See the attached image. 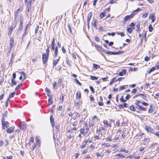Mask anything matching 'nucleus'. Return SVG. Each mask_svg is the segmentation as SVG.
<instances>
[{
  "label": "nucleus",
  "mask_w": 159,
  "mask_h": 159,
  "mask_svg": "<svg viewBox=\"0 0 159 159\" xmlns=\"http://www.w3.org/2000/svg\"><path fill=\"white\" fill-rule=\"evenodd\" d=\"M23 27V24H20L19 29L17 32V33H19V32H20L22 30Z\"/></svg>",
  "instance_id": "f3484780"
},
{
  "label": "nucleus",
  "mask_w": 159,
  "mask_h": 159,
  "mask_svg": "<svg viewBox=\"0 0 159 159\" xmlns=\"http://www.w3.org/2000/svg\"><path fill=\"white\" fill-rule=\"evenodd\" d=\"M100 68V66L99 65H97L95 64H93V69L94 70H96L98 68Z\"/></svg>",
  "instance_id": "dca6fc26"
},
{
  "label": "nucleus",
  "mask_w": 159,
  "mask_h": 159,
  "mask_svg": "<svg viewBox=\"0 0 159 159\" xmlns=\"http://www.w3.org/2000/svg\"><path fill=\"white\" fill-rule=\"evenodd\" d=\"M155 70H157L156 66H155L154 67H153L151 68L150 70L148 71V74H150L151 72L154 71Z\"/></svg>",
  "instance_id": "2eb2a0df"
},
{
  "label": "nucleus",
  "mask_w": 159,
  "mask_h": 159,
  "mask_svg": "<svg viewBox=\"0 0 159 159\" xmlns=\"http://www.w3.org/2000/svg\"><path fill=\"white\" fill-rule=\"evenodd\" d=\"M15 94V93H12L9 96V97L8 98H9V99L10 98L13 97H14V95Z\"/></svg>",
  "instance_id": "49530a36"
},
{
  "label": "nucleus",
  "mask_w": 159,
  "mask_h": 159,
  "mask_svg": "<svg viewBox=\"0 0 159 159\" xmlns=\"http://www.w3.org/2000/svg\"><path fill=\"white\" fill-rule=\"evenodd\" d=\"M15 25L13 26V25L11 26L10 27V30H11L12 31L13 30V29L15 28Z\"/></svg>",
  "instance_id": "052dcab7"
},
{
  "label": "nucleus",
  "mask_w": 159,
  "mask_h": 159,
  "mask_svg": "<svg viewBox=\"0 0 159 159\" xmlns=\"http://www.w3.org/2000/svg\"><path fill=\"white\" fill-rule=\"evenodd\" d=\"M93 26L94 27H96L97 26V24H96V20H95L94 21L93 23L92 24Z\"/></svg>",
  "instance_id": "58836bf2"
},
{
  "label": "nucleus",
  "mask_w": 159,
  "mask_h": 159,
  "mask_svg": "<svg viewBox=\"0 0 159 159\" xmlns=\"http://www.w3.org/2000/svg\"><path fill=\"white\" fill-rule=\"evenodd\" d=\"M10 48H11L12 47L14 46V39L12 38L11 37L10 39Z\"/></svg>",
  "instance_id": "9d476101"
},
{
  "label": "nucleus",
  "mask_w": 159,
  "mask_h": 159,
  "mask_svg": "<svg viewBox=\"0 0 159 159\" xmlns=\"http://www.w3.org/2000/svg\"><path fill=\"white\" fill-rule=\"evenodd\" d=\"M149 31L150 32H151L153 30V28L152 27V25H150L149 26Z\"/></svg>",
  "instance_id": "72a5a7b5"
},
{
  "label": "nucleus",
  "mask_w": 159,
  "mask_h": 159,
  "mask_svg": "<svg viewBox=\"0 0 159 159\" xmlns=\"http://www.w3.org/2000/svg\"><path fill=\"white\" fill-rule=\"evenodd\" d=\"M127 31L129 33H131L132 32V29L131 28L129 27L127 29Z\"/></svg>",
  "instance_id": "e433bc0d"
},
{
  "label": "nucleus",
  "mask_w": 159,
  "mask_h": 159,
  "mask_svg": "<svg viewBox=\"0 0 159 159\" xmlns=\"http://www.w3.org/2000/svg\"><path fill=\"white\" fill-rule=\"evenodd\" d=\"M22 10V9L21 8H20L18 9L16 11H15L16 12L18 13L20 11H21Z\"/></svg>",
  "instance_id": "0e129e2a"
},
{
  "label": "nucleus",
  "mask_w": 159,
  "mask_h": 159,
  "mask_svg": "<svg viewBox=\"0 0 159 159\" xmlns=\"http://www.w3.org/2000/svg\"><path fill=\"white\" fill-rule=\"evenodd\" d=\"M23 18L20 16V24H23Z\"/></svg>",
  "instance_id": "5fc2aeb1"
},
{
  "label": "nucleus",
  "mask_w": 159,
  "mask_h": 159,
  "mask_svg": "<svg viewBox=\"0 0 159 159\" xmlns=\"http://www.w3.org/2000/svg\"><path fill=\"white\" fill-rule=\"evenodd\" d=\"M11 83L10 84V85L11 86H12L13 85H15L16 84L17 82L14 81V79H11Z\"/></svg>",
  "instance_id": "412c9836"
},
{
  "label": "nucleus",
  "mask_w": 159,
  "mask_h": 159,
  "mask_svg": "<svg viewBox=\"0 0 159 159\" xmlns=\"http://www.w3.org/2000/svg\"><path fill=\"white\" fill-rule=\"evenodd\" d=\"M9 144V143L8 141L7 140H5V145L7 146Z\"/></svg>",
  "instance_id": "13d9d810"
},
{
  "label": "nucleus",
  "mask_w": 159,
  "mask_h": 159,
  "mask_svg": "<svg viewBox=\"0 0 159 159\" xmlns=\"http://www.w3.org/2000/svg\"><path fill=\"white\" fill-rule=\"evenodd\" d=\"M6 130V131L8 133H11L13 132L15 129V127L14 126H12L9 128H7Z\"/></svg>",
  "instance_id": "423d86ee"
},
{
  "label": "nucleus",
  "mask_w": 159,
  "mask_h": 159,
  "mask_svg": "<svg viewBox=\"0 0 159 159\" xmlns=\"http://www.w3.org/2000/svg\"><path fill=\"white\" fill-rule=\"evenodd\" d=\"M137 91V89H134L132 90V91L131 93H136Z\"/></svg>",
  "instance_id": "bf43d9fd"
},
{
  "label": "nucleus",
  "mask_w": 159,
  "mask_h": 159,
  "mask_svg": "<svg viewBox=\"0 0 159 159\" xmlns=\"http://www.w3.org/2000/svg\"><path fill=\"white\" fill-rule=\"evenodd\" d=\"M48 55L44 53L42 54V60L43 64H45L48 61Z\"/></svg>",
  "instance_id": "f03ea898"
},
{
  "label": "nucleus",
  "mask_w": 159,
  "mask_h": 159,
  "mask_svg": "<svg viewBox=\"0 0 159 159\" xmlns=\"http://www.w3.org/2000/svg\"><path fill=\"white\" fill-rule=\"evenodd\" d=\"M75 80L76 82V83L77 84H78L79 85H81V84L80 82H79V81H78V80L77 79H75Z\"/></svg>",
  "instance_id": "79ce46f5"
},
{
  "label": "nucleus",
  "mask_w": 159,
  "mask_h": 159,
  "mask_svg": "<svg viewBox=\"0 0 159 159\" xmlns=\"http://www.w3.org/2000/svg\"><path fill=\"white\" fill-rule=\"evenodd\" d=\"M60 57H59V58L57 59V60H54L53 62V67H54L56 65V64L58 63V61L59 60Z\"/></svg>",
  "instance_id": "6ab92c4d"
},
{
  "label": "nucleus",
  "mask_w": 159,
  "mask_h": 159,
  "mask_svg": "<svg viewBox=\"0 0 159 159\" xmlns=\"http://www.w3.org/2000/svg\"><path fill=\"white\" fill-rule=\"evenodd\" d=\"M19 73L21 75H22L24 77V80H25V73L24 72H19Z\"/></svg>",
  "instance_id": "a19ab883"
},
{
  "label": "nucleus",
  "mask_w": 159,
  "mask_h": 159,
  "mask_svg": "<svg viewBox=\"0 0 159 159\" xmlns=\"http://www.w3.org/2000/svg\"><path fill=\"white\" fill-rule=\"evenodd\" d=\"M135 15V13H134V12H132L131 13L130 15H127L125 16L124 18V20L123 22L124 24L126 21L129 20L130 19L132 18Z\"/></svg>",
  "instance_id": "f257e3e1"
},
{
  "label": "nucleus",
  "mask_w": 159,
  "mask_h": 159,
  "mask_svg": "<svg viewBox=\"0 0 159 159\" xmlns=\"http://www.w3.org/2000/svg\"><path fill=\"white\" fill-rule=\"evenodd\" d=\"M61 97L60 99V102H61V103H62L64 101V94H62L61 95Z\"/></svg>",
  "instance_id": "cd10ccee"
},
{
  "label": "nucleus",
  "mask_w": 159,
  "mask_h": 159,
  "mask_svg": "<svg viewBox=\"0 0 159 159\" xmlns=\"http://www.w3.org/2000/svg\"><path fill=\"white\" fill-rule=\"evenodd\" d=\"M90 79L93 80H97L98 79V78L93 76H90Z\"/></svg>",
  "instance_id": "c756f323"
},
{
  "label": "nucleus",
  "mask_w": 159,
  "mask_h": 159,
  "mask_svg": "<svg viewBox=\"0 0 159 159\" xmlns=\"http://www.w3.org/2000/svg\"><path fill=\"white\" fill-rule=\"evenodd\" d=\"M108 78V77L107 76H106V77L102 78V80L103 81H105Z\"/></svg>",
  "instance_id": "e2e57ef3"
},
{
  "label": "nucleus",
  "mask_w": 159,
  "mask_h": 159,
  "mask_svg": "<svg viewBox=\"0 0 159 159\" xmlns=\"http://www.w3.org/2000/svg\"><path fill=\"white\" fill-rule=\"evenodd\" d=\"M95 40L96 41L98 42L99 41V38L97 36H95Z\"/></svg>",
  "instance_id": "864d4df0"
},
{
  "label": "nucleus",
  "mask_w": 159,
  "mask_h": 159,
  "mask_svg": "<svg viewBox=\"0 0 159 159\" xmlns=\"http://www.w3.org/2000/svg\"><path fill=\"white\" fill-rule=\"evenodd\" d=\"M58 54V48L57 46H56L54 49V57H56Z\"/></svg>",
  "instance_id": "a211bd4d"
},
{
  "label": "nucleus",
  "mask_w": 159,
  "mask_h": 159,
  "mask_svg": "<svg viewBox=\"0 0 159 159\" xmlns=\"http://www.w3.org/2000/svg\"><path fill=\"white\" fill-rule=\"evenodd\" d=\"M124 52V51H119L117 52H114V55H117L119 54H122Z\"/></svg>",
  "instance_id": "a878e982"
},
{
  "label": "nucleus",
  "mask_w": 159,
  "mask_h": 159,
  "mask_svg": "<svg viewBox=\"0 0 159 159\" xmlns=\"http://www.w3.org/2000/svg\"><path fill=\"white\" fill-rule=\"evenodd\" d=\"M155 15L153 13L150 14L149 16V18L152 19V22H153L155 20V19H154Z\"/></svg>",
  "instance_id": "f8f14e48"
},
{
  "label": "nucleus",
  "mask_w": 159,
  "mask_h": 159,
  "mask_svg": "<svg viewBox=\"0 0 159 159\" xmlns=\"http://www.w3.org/2000/svg\"><path fill=\"white\" fill-rule=\"evenodd\" d=\"M13 156L12 155H10L9 156H7V159H12Z\"/></svg>",
  "instance_id": "774afa93"
},
{
  "label": "nucleus",
  "mask_w": 159,
  "mask_h": 159,
  "mask_svg": "<svg viewBox=\"0 0 159 159\" xmlns=\"http://www.w3.org/2000/svg\"><path fill=\"white\" fill-rule=\"evenodd\" d=\"M20 128L22 130H24L26 128V123L25 122H21L20 124Z\"/></svg>",
  "instance_id": "7ed1b4c3"
},
{
  "label": "nucleus",
  "mask_w": 159,
  "mask_h": 159,
  "mask_svg": "<svg viewBox=\"0 0 159 159\" xmlns=\"http://www.w3.org/2000/svg\"><path fill=\"white\" fill-rule=\"evenodd\" d=\"M106 13H104V12L101 13L100 15V17L101 19L102 18L104 17L105 16V14Z\"/></svg>",
  "instance_id": "c85d7f7f"
},
{
  "label": "nucleus",
  "mask_w": 159,
  "mask_h": 159,
  "mask_svg": "<svg viewBox=\"0 0 159 159\" xmlns=\"http://www.w3.org/2000/svg\"><path fill=\"white\" fill-rule=\"evenodd\" d=\"M141 10V9H140L139 8H137V9L136 10L132 12H134V13H135V12H137L138 11H140V10Z\"/></svg>",
  "instance_id": "8fccbe9b"
},
{
  "label": "nucleus",
  "mask_w": 159,
  "mask_h": 159,
  "mask_svg": "<svg viewBox=\"0 0 159 159\" xmlns=\"http://www.w3.org/2000/svg\"><path fill=\"white\" fill-rule=\"evenodd\" d=\"M137 108L139 109H140L141 110L143 111H146V108L140 105L139 106V107H137Z\"/></svg>",
  "instance_id": "b1692460"
},
{
  "label": "nucleus",
  "mask_w": 159,
  "mask_h": 159,
  "mask_svg": "<svg viewBox=\"0 0 159 159\" xmlns=\"http://www.w3.org/2000/svg\"><path fill=\"white\" fill-rule=\"evenodd\" d=\"M126 70L125 69H122L121 71L119 72L118 74L119 75L122 76L123 75H125L126 74Z\"/></svg>",
  "instance_id": "9b49d317"
},
{
  "label": "nucleus",
  "mask_w": 159,
  "mask_h": 159,
  "mask_svg": "<svg viewBox=\"0 0 159 159\" xmlns=\"http://www.w3.org/2000/svg\"><path fill=\"white\" fill-rule=\"evenodd\" d=\"M55 45V38H53V39L51 43V46H54Z\"/></svg>",
  "instance_id": "c03bdc74"
},
{
  "label": "nucleus",
  "mask_w": 159,
  "mask_h": 159,
  "mask_svg": "<svg viewBox=\"0 0 159 159\" xmlns=\"http://www.w3.org/2000/svg\"><path fill=\"white\" fill-rule=\"evenodd\" d=\"M135 101L136 102L135 103V104L137 106L136 108H137V107H139V106H140V104L141 102L139 100H136Z\"/></svg>",
  "instance_id": "4be33fe9"
},
{
  "label": "nucleus",
  "mask_w": 159,
  "mask_h": 159,
  "mask_svg": "<svg viewBox=\"0 0 159 159\" xmlns=\"http://www.w3.org/2000/svg\"><path fill=\"white\" fill-rule=\"evenodd\" d=\"M138 95L142 99L145 101L147 100V98L145 94H139Z\"/></svg>",
  "instance_id": "6e6552de"
},
{
  "label": "nucleus",
  "mask_w": 159,
  "mask_h": 159,
  "mask_svg": "<svg viewBox=\"0 0 159 159\" xmlns=\"http://www.w3.org/2000/svg\"><path fill=\"white\" fill-rule=\"evenodd\" d=\"M9 123L8 121H6L2 123V128L3 129H5V127L7 129L9 127Z\"/></svg>",
  "instance_id": "20e7f679"
},
{
  "label": "nucleus",
  "mask_w": 159,
  "mask_h": 159,
  "mask_svg": "<svg viewBox=\"0 0 159 159\" xmlns=\"http://www.w3.org/2000/svg\"><path fill=\"white\" fill-rule=\"evenodd\" d=\"M111 81H112L113 82H116V81H117V80H116V77H114V78H113L112 79Z\"/></svg>",
  "instance_id": "338daca9"
},
{
  "label": "nucleus",
  "mask_w": 159,
  "mask_h": 159,
  "mask_svg": "<svg viewBox=\"0 0 159 159\" xmlns=\"http://www.w3.org/2000/svg\"><path fill=\"white\" fill-rule=\"evenodd\" d=\"M46 53L45 54L49 55V47H48L47 48L46 50Z\"/></svg>",
  "instance_id": "a18cd8bd"
},
{
  "label": "nucleus",
  "mask_w": 159,
  "mask_h": 159,
  "mask_svg": "<svg viewBox=\"0 0 159 159\" xmlns=\"http://www.w3.org/2000/svg\"><path fill=\"white\" fill-rule=\"evenodd\" d=\"M104 123L105 125H106L107 126L111 127V125L110 123H108L107 121L106 120L104 121Z\"/></svg>",
  "instance_id": "bb28decb"
},
{
  "label": "nucleus",
  "mask_w": 159,
  "mask_h": 159,
  "mask_svg": "<svg viewBox=\"0 0 159 159\" xmlns=\"http://www.w3.org/2000/svg\"><path fill=\"white\" fill-rule=\"evenodd\" d=\"M106 141H112L111 137V136L107 137L106 138Z\"/></svg>",
  "instance_id": "2f4dec72"
},
{
  "label": "nucleus",
  "mask_w": 159,
  "mask_h": 159,
  "mask_svg": "<svg viewBox=\"0 0 159 159\" xmlns=\"http://www.w3.org/2000/svg\"><path fill=\"white\" fill-rule=\"evenodd\" d=\"M5 116H4V115H3V116H2V123H3V122L5 121Z\"/></svg>",
  "instance_id": "09e8293b"
},
{
  "label": "nucleus",
  "mask_w": 159,
  "mask_h": 159,
  "mask_svg": "<svg viewBox=\"0 0 159 159\" xmlns=\"http://www.w3.org/2000/svg\"><path fill=\"white\" fill-rule=\"evenodd\" d=\"M55 127L57 132H59V125H56L55 126Z\"/></svg>",
  "instance_id": "c9c22d12"
},
{
  "label": "nucleus",
  "mask_w": 159,
  "mask_h": 159,
  "mask_svg": "<svg viewBox=\"0 0 159 159\" xmlns=\"http://www.w3.org/2000/svg\"><path fill=\"white\" fill-rule=\"evenodd\" d=\"M92 15V13L91 12L88 15L87 19V23H89L90 20Z\"/></svg>",
  "instance_id": "1a4fd4ad"
},
{
  "label": "nucleus",
  "mask_w": 159,
  "mask_h": 159,
  "mask_svg": "<svg viewBox=\"0 0 159 159\" xmlns=\"http://www.w3.org/2000/svg\"><path fill=\"white\" fill-rule=\"evenodd\" d=\"M81 97V92L80 91H78L77 92L76 94V98L77 99H80Z\"/></svg>",
  "instance_id": "ddd939ff"
},
{
  "label": "nucleus",
  "mask_w": 159,
  "mask_h": 159,
  "mask_svg": "<svg viewBox=\"0 0 159 159\" xmlns=\"http://www.w3.org/2000/svg\"><path fill=\"white\" fill-rule=\"evenodd\" d=\"M53 138L54 140H57L58 139L57 135L55 134L54 133H53Z\"/></svg>",
  "instance_id": "473e14b6"
},
{
  "label": "nucleus",
  "mask_w": 159,
  "mask_h": 159,
  "mask_svg": "<svg viewBox=\"0 0 159 159\" xmlns=\"http://www.w3.org/2000/svg\"><path fill=\"white\" fill-rule=\"evenodd\" d=\"M120 100L121 101L123 102H126V100L124 99L123 97V96H122V98H120Z\"/></svg>",
  "instance_id": "680f3d73"
},
{
  "label": "nucleus",
  "mask_w": 159,
  "mask_h": 159,
  "mask_svg": "<svg viewBox=\"0 0 159 159\" xmlns=\"http://www.w3.org/2000/svg\"><path fill=\"white\" fill-rule=\"evenodd\" d=\"M152 105H151L150 107V108L148 110V113H151L153 111V109H152Z\"/></svg>",
  "instance_id": "393cba45"
},
{
  "label": "nucleus",
  "mask_w": 159,
  "mask_h": 159,
  "mask_svg": "<svg viewBox=\"0 0 159 159\" xmlns=\"http://www.w3.org/2000/svg\"><path fill=\"white\" fill-rule=\"evenodd\" d=\"M130 97V96L129 94H127V96L125 97V98L126 100H128Z\"/></svg>",
  "instance_id": "4d7b16f0"
},
{
  "label": "nucleus",
  "mask_w": 159,
  "mask_h": 159,
  "mask_svg": "<svg viewBox=\"0 0 159 159\" xmlns=\"http://www.w3.org/2000/svg\"><path fill=\"white\" fill-rule=\"evenodd\" d=\"M89 88H90V89L91 90V91L93 93H94V89H93V87L91 86H89Z\"/></svg>",
  "instance_id": "603ef678"
},
{
  "label": "nucleus",
  "mask_w": 159,
  "mask_h": 159,
  "mask_svg": "<svg viewBox=\"0 0 159 159\" xmlns=\"http://www.w3.org/2000/svg\"><path fill=\"white\" fill-rule=\"evenodd\" d=\"M39 139L38 137L36 136V142L37 143H38V145L40 146L39 144Z\"/></svg>",
  "instance_id": "3c124183"
},
{
  "label": "nucleus",
  "mask_w": 159,
  "mask_h": 159,
  "mask_svg": "<svg viewBox=\"0 0 159 159\" xmlns=\"http://www.w3.org/2000/svg\"><path fill=\"white\" fill-rule=\"evenodd\" d=\"M125 89V85H124L123 86H121L119 90H122L123 89Z\"/></svg>",
  "instance_id": "6e6d98bb"
},
{
  "label": "nucleus",
  "mask_w": 159,
  "mask_h": 159,
  "mask_svg": "<svg viewBox=\"0 0 159 159\" xmlns=\"http://www.w3.org/2000/svg\"><path fill=\"white\" fill-rule=\"evenodd\" d=\"M94 46L95 48L97 49L98 51H100L102 52H104V50L103 49L102 47H101L100 45H97L96 44H95Z\"/></svg>",
  "instance_id": "0eeeda50"
},
{
  "label": "nucleus",
  "mask_w": 159,
  "mask_h": 159,
  "mask_svg": "<svg viewBox=\"0 0 159 159\" xmlns=\"http://www.w3.org/2000/svg\"><path fill=\"white\" fill-rule=\"evenodd\" d=\"M148 13L143 14L142 16V18H145L146 17L148 16Z\"/></svg>",
  "instance_id": "f704fd0d"
},
{
  "label": "nucleus",
  "mask_w": 159,
  "mask_h": 159,
  "mask_svg": "<svg viewBox=\"0 0 159 159\" xmlns=\"http://www.w3.org/2000/svg\"><path fill=\"white\" fill-rule=\"evenodd\" d=\"M129 109L130 110L132 111H135V108L134 107V106L133 105H131L129 107Z\"/></svg>",
  "instance_id": "7c9ffc66"
},
{
  "label": "nucleus",
  "mask_w": 159,
  "mask_h": 159,
  "mask_svg": "<svg viewBox=\"0 0 159 159\" xmlns=\"http://www.w3.org/2000/svg\"><path fill=\"white\" fill-rule=\"evenodd\" d=\"M88 142V140H84L83 141V142L84 143V144H83L82 146L81 147V148H84L85 147L86 145V143Z\"/></svg>",
  "instance_id": "aec40b11"
},
{
  "label": "nucleus",
  "mask_w": 159,
  "mask_h": 159,
  "mask_svg": "<svg viewBox=\"0 0 159 159\" xmlns=\"http://www.w3.org/2000/svg\"><path fill=\"white\" fill-rule=\"evenodd\" d=\"M105 53L109 54H112L114 55V52L109 51L107 52H106Z\"/></svg>",
  "instance_id": "ea45409f"
},
{
  "label": "nucleus",
  "mask_w": 159,
  "mask_h": 159,
  "mask_svg": "<svg viewBox=\"0 0 159 159\" xmlns=\"http://www.w3.org/2000/svg\"><path fill=\"white\" fill-rule=\"evenodd\" d=\"M48 105H50L51 104L52 102L53 101H52V97H50L48 99Z\"/></svg>",
  "instance_id": "5701e85b"
},
{
  "label": "nucleus",
  "mask_w": 159,
  "mask_h": 159,
  "mask_svg": "<svg viewBox=\"0 0 159 159\" xmlns=\"http://www.w3.org/2000/svg\"><path fill=\"white\" fill-rule=\"evenodd\" d=\"M141 103L143 105H144V106H147L148 105H149L148 103H147L146 102H141Z\"/></svg>",
  "instance_id": "de8ad7c7"
},
{
  "label": "nucleus",
  "mask_w": 159,
  "mask_h": 159,
  "mask_svg": "<svg viewBox=\"0 0 159 159\" xmlns=\"http://www.w3.org/2000/svg\"><path fill=\"white\" fill-rule=\"evenodd\" d=\"M116 156L120 157L122 158H124L125 155H122L121 154H119L116 155Z\"/></svg>",
  "instance_id": "37998d69"
},
{
  "label": "nucleus",
  "mask_w": 159,
  "mask_h": 159,
  "mask_svg": "<svg viewBox=\"0 0 159 159\" xmlns=\"http://www.w3.org/2000/svg\"><path fill=\"white\" fill-rule=\"evenodd\" d=\"M145 129L147 131L148 133H153V129L150 126H147L145 128Z\"/></svg>",
  "instance_id": "39448f33"
},
{
  "label": "nucleus",
  "mask_w": 159,
  "mask_h": 159,
  "mask_svg": "<svg viewBox=\"0 0 159 159\" xmlns=\"http://www.w3.org/2000/svg\"><path fill=\"white\" fill-rule=\"evenodd\" d=\"M50 120L52 126V127H53L54 125V119L52 115H51L50 116Z\"/></svg>",
  "instance_id": "4468645a"
},
{
  "label": "nucleus",
  "mask_w": 159,
  "mask_h": 159,
  "mask_svg": "<svg viewBox=\"0 0 159 159\" xmlns=\"http://www.w3.org/2000/svg\"><path fill=\"white\" fill-rule=\"evenodd\" d=\"M144 60L146 61H148L149 60V58L148 56H146V57H145V58H144Z\"/></svg>",
  "instance_id": "69168bd1"
},
{
  "label": "nucleus",
  "mask_w": 159,
  "mask_h": 159,
  "mask_svg": "<svg viewBox=\"0 0 159 159\" xmlns=\"http://www.w3.org/2000/svg\"><path fill=\"white\" fill-rule=\"evenodd\" d=\"M22 84H18V85L15 88V90H17L18 89H19L20 88V87L21 86Z\"/></svg>",
  "instance_id": "4c0bfd02"
}]
</instances>
